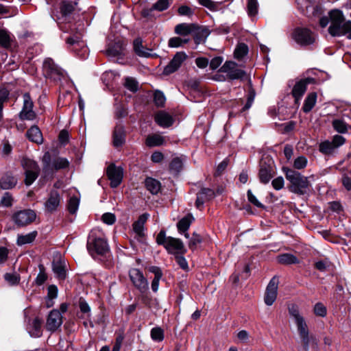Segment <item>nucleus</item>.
Segmentation results:
<instances>
[{
  "instance_id": "obj_14",
  "label": "nucleus",
  "mask_w": 351,
  "mask_h": 351,
  "mask_svg": "<svg viewBox=\"0 0 351 351\" xmlns=\"http://www.w3.org/2000/svg\"><path fill=\"white\" fill-rule=\"evenodd\" d=\"M61 200L62 197L58 191H51L44 203L45 210L50 213H54L60 205Z\"/></svg>"
},
{
  "instance_id": "obj_1",
  "label": "nucleus",
  "mask_w": 351,
  "mask_h": 351,
  "mask_svg": "<svg viewBox=\"0 0 351 351\" xmlns=\"http://www.w3.org/2000/svg\"><path fill=\"white\" fill-rule=\"evenodd\" d=\"M290 315L294 318L298 330L302 340L304 351H308L311 343L315 350H317V342L313 337L308 335V330L304 317L300 315L298 307L292 305L289 308Z\"/></svg>"
},
{
  "instance_id": "obj_56",
  "label": "nucleus",
  "mask_w": 351,
  "mask_h": 351,
  "mask_svg": "<svg viewBox=\"0 0 351 351\" xmlns=\"http://www.w3.org/2000/svg\"><path fill=\"white\" fill-rule=\"evenodd\" d=\"M39 273L37 275V277L35 279V283L38 286H40L47 280V276L45 272V268L43 265H39Z\"/></svg>"
},
{
  "instance_id": "obj_59",
  "label": "nucleus",
  "mask_w": 351,
  "mask_h": 351,
  "mask_svg": "<svg viewBox=\"0 0 351 351\" xmlns=\"http://www.w3.org/2000/svg\"><path fill=\"white\" fill-rule=\"evenodd\" d=\"M152 6L153 9H155V10L162 12L169 8V2L168 0H158Z\"/></svg>"
},
{
  "instance_id": "obj_39",
  "label": "nucleus",
  "mask_w": 351,
  "mask_h": 351,
  "mask_svg": "<svg viewBox=\"0 0 351 351\" xmlns=\"http://www.w3.org/2000/svg\"><path fill=\"white\" fill-rule=\"evenodd\" d=\"M12 40L8 31L0 29V45L4 48H9L11 46Z\"/></svg>"
},
{
  "instance_id": "obj_48",
  "label": "nucleus",
  "mask_w": 351,
  "mask_h": 351,
  "mask_svg": "<svg viewBox=\"0 0 351 351\" xmlns=\"http://www.w3.org/2000/svg\"><path fill=\"white\" fill-rule=\"evenodd\" d=\"M53 271L58 278L63 280L66 278V270L61 263H54L53 266Z\"/></svg>"
},
{
  "instance_id": "obj_4",
  "label": "nucleus",
  "mask_w": 351,
  "mask_h": 351,
  "mask_svg": "<svg viewBox=\"0 0 351 351\" xmlns=\"http://www.w3.org/2000/svg\"><path fill=\"white\" fill-rule=\"evenodd\" d=\"M156 241L158 245H162L169 253L182 255L186 252L183 242L180 239L167 237L164 230L157 234Z\"/></svg>"
},
{
  "instance_id": "obj_49",
  "label": "nucleus",
  "mask_w": 351,
  "mask_h": 351,
  "mask_svg": "<svg viewBox=\"0 0 351 351\" xmlns=\"http://www.w3.org/2000/svg\"><path fill=\"white\" fill-rule=\"evenodd\" d=\"M151 337L154 341H162L164 339V331L160 327H155L151 330Z\"/></svg>"
},
{
  "instance_id": "obj_11",
  "label": "nucleus",
  "mask_w": 351,
  "mask_h": 351,
  "mask_svg": "<svg viewBox=\"0 0 351 351\" xmlns=\"http://www.w3.org/2000/svg\"><path fill=\"white\" fill-rule=\"evenodd\" d=\"M129 276L134 286L141 293H144L148 290V282L138 269H131L129 271Z\"/></svg>"
},
{
  "instance_id": "obj_53",
  "label": "nucleus",
  "mask_w": 351,
  "mask_h": 351,
  "mask_svg": "<svg viewBox=\"0 0 351 351\" xmlns=\"http://www.w3.org/2000/svg\"><path fill=\"white\" fill-rule=\"evenodd\" d=\"M202 237L194 232L189 241V247L193 251L195 250L197 245L202 243Z\"/></svg>"
},
{
  "instance_id": "obj_2",
  "label": "nucleus",
  "mask_w": 351,
  "mask_h": 351,
  "mask_svg": "<svg viewBox=\"0 0 351 351\" xmlns=\"http://www.w3.org/2000/svg\"><path fill=\"white\" fill-rule=\"evenodd\" d=\"M283 171L285 177L291 183L290 191L298 195L306 194L311 186L307 177L302 175L298 171L284 167Z\"/></svg>"
},
{
  "instance_id": "obj_24",
  "label": "nucleus",
  "mask_w": 351,
  "mask_h": 351,
  "mask_svg": "<svg viewBox=\"0 0 351 351\" xmlns=\"http://www.w3.org/2000/svg\"><path fill=\"white\" fill-rule=\"evenodd\" d=\"M155 121L161 127L168 128L173 123L172 117L164 111H160L155 115Z\"/></svg>"
},
{
  "instance_id": "obj_62",
  "label": "nucleus",
  "mask_w": 351,
  "mask_h": 351,
  "mask_svg": "<svg viewBox=\"0 0 351 351\" xmlns=\"http://www.w3.org/2000/svg\"><path fill=\"white\" fill-rule=\"evenodd\" d=\"M326 308L321 302L317 303L314 306V313L316 315L320 317H325L326 315Z\"/></svg>"
},
{
  "instance_id": "obj_22",
  "label": "nucleus",
  "mask_w": 351,
  "mask_h": 351,
  "mask_svg": "<svg viewBox=\"0 0 351 351\" xmlns=\"http://www.w3.org/2000/svg\"><path fill=\"white\" fill-rule=\"evenodd\" d=\"M274 173L273 168L271 165L261 162L258 176L262 183H268L274 176Z\"/></svg>"
},
{
  "instance_id": "obj_15",
  "label": "nucleus",
  "mask_w": 351,
  "mask_h": 351,
  "mask_svg": "<svg viewBox=\"0 0 351 351\" xmlns=\"http://www.w3.org/2000/svg\"><path fill=\"white\" fill-rule=\"evenodd\" d=\"M329 16L331 23L328 27V32L332 36H335V35L339 34L336 31L339 29L338 26L341 22L345 21V18L342 12L339 10H331L329 12Z\"/></svg>"
},
{
  "instance_id": "obj_54",
  "label": "nucleus",
  "mask_w": 351,
  "mask_h": 351,
  "mask_svg": "<svg viewBox=\"0 0 351 351\" xmlns=\"http://www.w3.org/2000/svg\"><path fill=\"white\" fill-rule=\"evenodd\" d=\"M256 93L255 90L252 88V87H250L248 93H247V102L245 104L244 107L242 109V111H245L250 109L254 102V98H255Z\"/></svg>"
},
{
  "instance_id": "obj_19",
  "label": "nucleus",
  "mask_w": 351,
  "mask_h": 351,
  "mask_svg": "<svg viewBox=\"0 0 351 351\" xmlns=\"http://www.w3.org/2000/svg\"><path fill=\"white\" fill-rule=\"evenodd\" d=\"M215 197V191L209 188H202L197 194L195 206L200 209L204 204L213 199Z\"/></svg>"
},
{
  "instance_id": "obj_30",
  "label": "nucleus",
  "mask_w": 351,
  "mask_h": 351,
  "mask_svg": "<svg viewBox=\"0 0 351 351\" xmlns=\"http://www.w3.org/2000/svg\"><path fill=\"white\" fill-rule=\"evenodd\" d=\"M317 93L315 92L310 93L306 97L302 110L305 113L309 112L315 106L317 101Z\"/></svg>"
},
{
  "instance_id": "obj_52",
  "label": "nucleus",
  "mask_w": 351,
  "mask_h": 351,
  "mask_svg": "<svg viewBox=\"0 0 351 351\" xmlns=\"http://www.w3.org/2000/svg\"><path fill=\"white\" fill-rule=\"evenodd\" d=\"M182 160L180 158L176 157L171 161L169 169L171 171L179 173L182 169Z\"/></svg>"
},
{
  "instance_id": "obj_47",
  "label": "nucleus",
  "mask_w": 351,
  "mask_h": 351,
  "mask_svg": "<svg viewBox=\"0 0 351 351\" xmlns=\"http://www.w3.org/2000/svg\"><path fill=\"white\" fill-rule=\"evenodd\" d=\"M125 87L129 90L135 93L138 89V83L133 77H126L124 83Z\"/></svg>"
},
{
  "instance_id": "obj_9",
  "label": "nucleus",
  "mask_w": 351,
  "mask_h": 351,
  "mask_svg": "<svg viewBox=\"0 0 351 351\" xmlns=\"http://www.w3.org/2000/svg\"><path fill=\"white\" fill-rule=\"evenodd\" d=\"M23 107L19 114V118L22 121H33L36 118V113L33 110L34 101L29 93H25L23 95Z\"/></svg>"
},
{
  "instance_id": "obj_3",
  "label": "nucleus",
  "mask_w": 351,
  "mask_h": 351,
  "mask_svg": "<svg viewBox=\"0 0 351 351\" xmlns=\"http://www.w3.org/2000/svg\"><path fill=\"white\" fill-rule=\"evenodd\" d=\"M87 250L91 256L104 255L108 251V245L103 234L97 230L90 232L87 241Z\"/></svg>"
},
{
  "instance_id": "obj_36",
  "label": "nucleus",
  "mask_w": 351,
  "mask_h": 351,
  "mask_svg": "<svg viewBox=\"0 0 351 351\" xmlns=\"http://www.w3.org/2000/svg\"><path fill=\"white\" fill-rule=\"evenodd\" d=\"M335 149L332 142L329 141L322 142L319 145V151L324 155H331Z\"/></svg>"
},
{
  "instance_id": "obj_45",
  "label": "nucleus",
  "mask_w": 351,
  "mask_h": 351,
  "mask_svg": "<svg viewBox=\"0 0 351 351\" xmlns=\"http://www.w3.org/2000/svg\"><path fill=\"white\" fill-rule=\"evenodd\" d=\"M247 10L250 16L252 17L256 16L258 10V3L257 0H248Z\"/></svg>"
},
{
  "instance_id": "obj_32",
  "label": "nucleus",
  "mask_w": 351,
  "mask_h": 351,
  "mask_svg": "<svg viewBox=\"0 0 351 351\" xmlns=\"http://www.w3.org/2000/svg\"><path fill=\"white\" fill-rule=\"evenodd\" d=\"M277 260L279 263L283 265H291L299 263V260L295 256L289 253L278 255Z\"/></svg>"
},
{
  "instance_id": "obj_5",
  "label": "nucleus",
  "mask_w": 351,
  "mask_h": 351,
  "mask_svg": "<svg viewBox=\"0 0 351 351\" xmlns=\"http://www.w3.org/2000/svg\"><path fill=\"white\" fill-rule=\"evenodd\" d=\"M221 73H226L227 79L229 80H243L246 76V72L239 68L238 64L234 61H226L219 69Z\"/></svg>"
},
{
  "instance_id": "obj_57",
  "label": "nucleus",
  "mask_w": 351,
  "mask_h": 351,
  "mask_svg": "<svg viewBox=\"0 0 351 351\" xmlns=\"http://www.w3.org/2000/svg\"><path fill=\"white\" fill-rule=\"evenodd\" d=\"M307 165V159L305 156H301L296 158L293 162V167L296 169H303Z\"/></svg>"
},
{
  "instance_id": "obj_61",
  "label": "nucleus",
  "mask_w": 351,
  "mask_h": 351,
  "mask_svg": "<svg viewBox=\"0 0 351 351\" xmlns=\"http://www.w3.org/2000/svg\"><path fill=\"white\" fill-rule=\"evenodd\" d=\"M116 339L114 347L121 349L122 343L125 339L124 330L120 329L116 332Z\"/></svg>"
},
{
  "instance_id": "obj_41",
  "label": "nucleus",
  "mask_w": 351,
  "mask_h": 351,
  "mask_svg": "<svg viewBox=\"0 0 351 351\" xmlns=\"http://www.w3.org/2000/svg\"><path fill=\"white\" fill-rule=\"evenodd\" d=\"M66 44L72 47V50L77 51L79 47H84V44L78 36H70L67 38Z\"/></svg>"
},
{
  "instance_id": "obj_50",
  "label": "nucleus",
  "mask_w": 351,
  "mask_h": 351,
  "mask_svg": "<svg viewBox=\"0 0 351 351\" xmlns=\"http://www.w3.org/2000/svg\"><path fill=\"white\" fill-rule=\"evenodd\" d=\"M79 203H80V200L75 196L71 197L69 199V202H68L67 208H68L69 212L71 214H75L77 212V210L78 209V206H79Z\"/></svg>"
},
{
  "instance_id": "obj_28",
  "label": "nucleus",
  "mask_w": 351,
  "mask_h": 351,
  "mask_svg": "<svg viewBox=\"0 0 351 351\" xmlns=\"http://www.w3.org/2000/svg\"><path fill=\"white\" fill-rule=\"evenodd\" d=\"M149 271L154 274V278L151 285L152 289L154 292H157L159 287V282L162 276V270L157 266H152L149 268Z\"/></svg>"
},
{
  "instance_id": "obj_13",
  "label": "nucleus",
  "mask_w": 351,
  "mask_h": 351,
  "mask_svg": "<svg viewBox=\"0 0 351 351\" xmlns=\"http://www.w3.org/2000/svg\"><path fill=\"white\" fill-rule=\"evenodd\" d=\"M278 279L273 277L267 286L264 301L267 306H271L276 301L278 293Z\"/></svg>"
},
{
  "instance_id": "obj_55",
  "label": "nucleus",
  "mask_w": 351,
  "mask_h": 351,
  "mask_svg": "<svg viewBox=\"0 0 351 351\" xmlns=\"http://www.w3.org/2000/svg\"><path fill=\"white\" fill-rule=\"evenodd\" d=\"M189 39H183L180 37H173L169 40L168 45L169 47H178L182 46L183 44L187 43Z\"/></svg>"
},
{
  "instance_id": "obj_17",
  "label": "nucleus",
  "mask_w": 351,
  "mask_h": 351,
  "mask_svg": "<svg viewBox=\"0 0 351 351\" xmlns=\"http://www.w3.org/2000/svg\"><path fill=\"white\" fill-rule=\"evenodd\" d=\"M62 324L61 313L57 310H52L47 319L46 328L51 332H55Z\"/></svg>"
},
{
  "instance_id": "obj_21",
  "label": "nucleus",
  "mask_w": 351,
  "mask_h": 351,
  "mask_svg": "<svg viewBox=\"0 0 351 351\" xmlns=\"http://www.w3.org/2000/svg\"><path fill=\"white\" fill-rule=\"evenodd\" d=\"M133 49L134 53L139 57L149 58L153 56L151 53L152 50L143 45V40L141 38L134 39Z\"/></svg>"
},
{
  "instance_id": "obj_64",
  "label": "nucleus",
  "mask_w": 351,
  "mask_h": 351,
  "mask_svg": "<svg viewBox=\"0 0 351 351\" xmlns=\"http://www.w3.org/2000/svg\"><path fill=\"white\" fill-rule=\"evenodd\" d=\"M101 219L104 223L108 225H112L116 221V217L113 213H106L102 215Z\"/></svg>"
},
{
  "instance_id": "obj_51",
  "label": "nucleus",
  "mask_w": 351,
  "mask_h": 351,
  "mask_svg": "<svg viewBox=\"0 0 351 351\" xmlns=\"http://www.w3.org/2000/svg\"><path fill=\"white\" fill-rule=\"evenodd\" d=\"M334 129L339 133H346L348 130L347 124L341 119H335L332 121Z\"/></svg>"
},
{
  "instance_id": "obj_42",
  "label": "nucleus",
  "mask_w": 351,
  "mask_h": 351,
  "mask_svg": "<svg viewBox=\"0 0 351 351\" xmlns=\"http://www.w3.org/2000/svg\"><path fill=\"white\" fill-rule=\"evenodd\" d=\"M247 52L248 47L247 45H245V43H240L235 49L234 56L235 58L239 60L243 58L245 55H247Z\"/></svg>"
},
{
  "instance_id": "obj_27",
  "label": "nucleus",
  "mask_w": 351,
  "mask_h": 351,
  "mask_svg": "<svg viewBox=\"0 0 351 351\" xmlns=\"http://www.w3.org/2000/svg\"><path fill=\"white\" fill-rule=\"evenodd\" d=\"M197 29V25L194 23H180L176 26L175 32L180 36H187L193 33Z\"/></svg>"
},
{
  "instance_id": "obj_18",
  "label": "nucleus",
  "mask_w": 351,
  "mask_h": 351,
  "mask_svg": "<svg viewBox=\"0 0 351 351\" xmlns=\"http://www.w3.org/2000/svg\"><path fill=\"white\" fill-rule=\"evenodd\" d=\"M149 215L144 213L139 216L138 219L132 224V230L136 234L135 238L140 242H143L145 237L144 225L146 223Z\"/></svg>"
},
{
  "instance_id": "obj_8",
  "label": "nucleus",
  "mask_w": 351,
  "mask_h": 351,
  "mask_svg": "<svg viewBox=\"0 0 351 351\" xmlns=\"http://www.w3.org/2000/svg\"><path fill=\"white\" fill-rule=\"evenodd\" d=\"M22 165L25 171V184L29 186L38 178L40 168L35 161L29 158H23Z\"/></svg>"
},
{
  "instance_id": "obj_37",
  "label": "nucleus",
  "mask_w": 351,
  "mask_h": 351,
  "mask_svg": "<svg viewBox=\"0 0 351 351\" xmlns=\"http://www.w3.org/2000/svg\"><path fill=\"white\" fill-rule=\"evenodd\" d=\"M123 47L120 43H115L114 44L109 46L106 51L108 56L112 57H117L123 53Z\"/></svg>"
},
{
  "instance_id": "obj_16",
  "label": "nucleus",
  "mask_w": 351,
  "mask_h": 351,
  "mask_svg": "<svg viewBox=\"0 0 351 351\" xmlns=\"http://www.w3.org/2000/svg\"><path fill=\"white\" fill-rule=\"evenodd\" d=\"M186 58V55L184 52H177L170 62L165 67L163 74L168 75L176 71Z\"/></svg>"
},
{
  "instance_id": "obj_20",
  "label": "nucleus",
  "mask_w": 351,
  "mask_h": 351,
  "mask_svg": "<svg viewBox=\"0 0 351 351\" xmlns=\"http://www.w3.org/2000/svg\"><path fill=\"white\" fill-rule=\"evenodd\" d=\"M310 82V79H303L295 83L294 85L291 94L295 99V103H298L303 95L306 90L307 85Z\"/></svg>"
},
{
  "instance_id": "obj_10",
  "label": "nucleus",
  "mask_w": 351,
  "mask_h": 351,
  "mask_svg": "<svg viewBox=\"0 0 351 351\" xmlns=\"http://www.w3.org/2000/svg\"><path fill=\"white\" fill-rule=\"evenodd\" d=\"M293 37L295 41L302 46L310 45L315 40L314 34L307 28H296Z\"/></svg>"
},
{
  "instance_id": "obj_29",
  "label": "nucleus",
  "mask_w": 351,
  "mask_h": 351,
  "mask_svg": "<svg viewBox=\"0 0 351 351\" xmlns=\"http://www.w3.org/2000/svg\"><path fill=\"white\" fill-rule=\"evenodd\" d=\"M146 189L153 195L158 194L161 190L160 182L153 178L148 177L145 180Z\"/></svg>"
},
{
  "instance_id": "obj_31",
  "label": "nucleus",
  "mask_w": 351,
  "mask_h": 351,
  "mask_svg": "<svg viewBox=\"0 0 351 351\" xmlns=\"http://www.w3.org/2000/svg\"><path fill=\"white\" fill-rule=\"evenodd\" d=\"M76 5V2L62 1L60 5V13L64 16L71 14L75 10Z\"/></svg>"
},
{
  "instance_id": "obj_44",
  "label": "nucleus",
  "mask_w": 351,
  "mask_h": 351,
  "mask_svg": "<svg viewBox=\"0 0 351 351\" xmlns=\"http://www.w3.org/2000/svg\"><path fill=\"white\" fill-rule=\"evenodd\" d=\"M166 101L164 93L160 90H156L154 93V102L157 107H163Z\"/></svg>"
},
{
  "instance_id": "obj_12",
  "label": "nucleus",
  "mask_w": 351,
  "mask_h": 351,
  "mask_svg": "<svg viewBox=\"0 0 351 351\" xmlns=\"http://www.w3.org/2000/svg\"><path fill=\"white\" fill-rule=\"evenodd\" d=\"M106 175L110 181V186L116 188L122 181L123 170L121 167H117L114 164H110L107 168Z\"/></svg>"
},
{
  "instance_id": "obj_46",
  "label": "nucleus",
  "mask_w": 351,
  "mask_h": 351,
  "mask_svg": "<svg viewBox=\"0 0 351 351\" xmlns=\"http://www.w3.org/2000/svg\"><path fill=\"white\" fill-rule=\"evenodd\" d=\"M41 326V320L38 318H35L32 322L33 330L31 331V335L35 337H39L42 334Z\"/></svg>"
},
{
  "instance_id": "obj_38",
  "label": "nucleus",
  "mask_w": 351,
  "mask_h": 351,
  "mask_svg": "<svg viewBox=\"0 0 351 351\" xmlns=\"http://www.w3.org/2000/svg\"><path fill=\"white\" fill-rule=\"evenodd\" d=\"M1 181L3 184V189H12L17 183V180L10 175H5L1 178Z\"/></svg>"
},
{
  "instance_id": "obj_33",
  "label": "nucleus",
  "mask_w": 351,
  "mask_h": 351,
  "mask_svg": "<svg viewBox=\"0 0 351 351\" xmlns=\"http://www.w3.org/2000/svg\"><path fill=\"white\" fill-rule=\"evenodd\" d=\"M193 33H195L194 40L196 44L204 43L209 35L208 29L206 28H200L198 26H197V29L193 32Z\"/></svg>"
},
{
  "instance_id": "obj_23",
  "label": "nucleus",
  "mask_w": 351,
  "mask_h": 351,
  "mask_svg": "<svg viewBox=\"0 0 351 351\" xmlns=\"http://www.w3.org/2000/svg\"><path fill=\"white\" fill-rule=\"evenodd\" d=\"M193 221V216L191 214H188L182 218L177 223L178 232L180 233H184L186 238H189V234L187 232V230Z\"/></svg>"
},
{
  "instance_id": "obj_63",
  "label": "nucleus",
  "mask_w": 351,
  "mask_h": 351,
  "mask_svg": "<svg viewBox=\"0 0 351 351\" xmlns=\"http://www.w3.org/2000/svg\"><path fill=\"white\" fill-rule=\"evenodd\" d=\"M51 154L47 152L43 156V169L45 171L52 170V163H51Z\"/></svg>"
},
{
  "instance_id": "obj_35",
  "label": "nucleus",
  "mask_w": 351,
  "mask_h": 351,
  "mask_svg": "<svg viewBox=\"0 0 351 351\" xmlns=\"http://www.w3.org/2000/svg\"><path fill=\"white\" fill-rule=\"evenodd\" d=\"M339 30L337 29L336 32L339 33L338 35H335V36H341L343 35H346L348 34V38L351 39V21H343L339 25Z\"/></svg>"
},
{
  "instance_id": "obj_6",
  "label": "nucleus",
  "mask_w": 351,
  "mask_h": 351,
  "mask_svg": "<svg viewBox=\"0 0 351 351\" xmlns=\"http://www.w3.org/2000/svg\"><path fill=\"white\" fill-rule=\"evenodd\" d=\"M11 219L17 228H23L36 220V214L32 209H23L14 212L12 215Z\"/></svg>"
},
{
  "instance_id": "obj_43",
  "label": "nucleus",
  "mask_w": 351,
  "mask_h": 351,
  "mask_svg": "<svg viewBox=\"0 0 351 351\" xmlns=\"http://www.w3.org/2000/svg\"><path fill=\"white\" fill-rule=\"evenodd\" d=\"M164 139L160 135L149 136L146 139V144L149 147L158 146L163 143Z\"/></svg>"
},
{
  "instance_id": "obj_58",
  "label": "nucleus",
  "mask_w": 351,
  "mask_h": 351,
  "mask_svg": "<svg viewBox=\"0 0 351 351\" xmlns=\"http://www.w3.org/2000/svg\"><path fill=\"white\" fill-rule=\"evenodd\" d=\"M79 308L81 313L85 315V317H88L90 313V308L88 304L82 298L79 300Z\"/></svg>"
},
{
  "instance_id": "obj_60",
  "label": "nucleus",
  "mask_w": 351,
  "mask_h": 351,
  "mask_svg": "<svg viewBox=\"0 0 351 351\" xmlns=\"http://www.w3.org/2000/svg\"><path fill=\"white\" fill-rule=\"evenodd\" d=\"M154 11L155 9H153V6L150 8H143L141 12V15L147 20L152 21L156 19V16L154 13Z\"/></svg>"
},
{
  "instance_id": "obj_40",
  "label": "nucleus",
  "mask_w": 351,
  "mask_h": 351,
  "mask_svg": "<svg viewBox=\"0 0 351 351\" xmlns=\"http://www.w3.org/2000/svg\"><path fill=\"white\" fill-rule=\"evenodd\" d=\"M69 165V162L66 158H56L53 160L52 162V170H59L62 169H65L68 167Z\"/></svg>"
},
{
  "instance_id": "obj_34",
  "label": "nucleus",
  "mask_w": 351,
  "mask_h": 351,
  "mask_svg": "<svg viewBox=\"0 0 351 351\" xmlns=\"http://www.w3.org/2000/svg\"><path fill=\"white\" fill-rule=\"evenodd\" d=\"M37 236V232L33 231L25 235L19 234L17 237L16 243L19 245H23L25 244L30 243L34 241Z\"/></svg>"
},
{
  "instance_id": "obj_26",
  "label": "nucleus",
  "mask_w": 351,
  "mask_h": 351,
  "mask_svg": "<svg viewBox=\"0 0 351 351\" xmlns=\"http://www.w3.org/2000/svg\"><path fill=\"white\" fill-rule=\"evenodd\" d=\"M27 137L28 139L37 144H41L43 142V138L41 131L38 126H32L27 132Z\"/></svg>"
},
{
  "instance_id": "obj_25",
  "label": "nucleus",
  "mask_w": 351,
  "mask_h": 351,
  "mask_svg": "<svg viewBox=\"0 0 351 351\" xmlns=\"http://www.w3.org/2000/svg\"><path fill=\"white\" fill-rule=\"evenodd\" d=\"M113 145L115 147L122 146L125 143V132L122 125H116L113 132Z\"/></svg>"
},
{
  "instance_id": "obj_7",
  "label": "nucleus",
  "mask_w": 351,
  "mask_h": 351,
  "mask_svg": "<svg viewBox=\"0 0 351 351\" xmlns=\"http://www.w3.org/2000/svg\"><path fill=\"white\" fill-rule=\"evenodd\" d=\"M43 71L45 77L55 82L60 81L64 77V71L50 58L45 59L43 64Z\"/></svg>"
}]
</instances>
